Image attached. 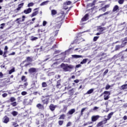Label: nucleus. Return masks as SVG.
<instances>
[{"mask_svg": "<svg viewBox=\"0 0 127 127\" xmlns=\"http://www.w3.org/2000/svg\"><path fill=\"white\" fill-rule=\"evenodd\" d=\"M42 86L43 88H45V87L47 86V84L46 83V82H44L42 83Z\"/></svg>", "mask_w": 127, "mask_h": 127, "instance_id": "47", "label": "nucleus"}, {"mask_svg": "<svg viewBox=\"0 0 127 127\" xmlns=\"http://www.w3.org/2000/svg\"><path fill=\"white\" fill-rule=\"evenodd\" d=\"M106 57H107V56H105L104 57H101L98 60V61H99V62H104V59H105Z\"/></svg>", "mask_w": 127, "mask_h": 127, "instance_id": "37", "label": "nucleus"}, {"mask_svg": "<svg viewBox=\"0 0 127 127\" xmlns=\"http://www.w3.org/2000/svg\"><path fill=\"white\" fill-rule=\"evenodd\" d=\"M37 39H38V37H34L31 39L32 41H34V40H36Z\"/></svg>", "mask_w": 127, "mask_h": 127, "instance_id": "63", "label": "nucleus"}, {"mask_svg": "<svg viewBox=\"0 0 127 127\" xmlns=\"http://www.w3.org/2000/svg\"><path fill=\"white\" fill-rule=\"evenodd\" d=\"M23 86H24V88H26V87L28 86V82H25L23 85H21V84L19 85L18 87V89H20L21 87H23Z\"/></svg>", "mask_w": 127, "mask_h": 127, "instance_id": "19", "label": "nucleus"}, {"mask_svg": "<svg viewBox=\"0 0 127 127\" xmlns=\"http://www.w3.org/2000/svg\"><path fill=\"white\" fill-rule=\"evenodd\" d=\"M101 10L103 11V12H105V11L107 10V9L104 6H103L101 8Z\"/></svg>", "mask_w": 127, "mask_h": 127, "instance_id": "61", "label": "nucleus"}, {"mask_svg": "<svg viewBox=\"0 0 127 127\" xmlns=\"http://www.w3.org/2000/svg\"><path fill=\"white\" fill-rule=\"evenodd\" d=\"M121 48H123L121 45H117L115 46V51H118L121 49Z\"/></svg>", "mask_w": 127, "mask_h": 127, "instance_id": "21", "label": "nucleus"}, {"mask_svg": "<svg viewBox=\"0 0 127 127\" xmlns=\"http://www.w3.org/2000/svg\"><path fill=\"white\" fill-rule=\"evenodd\" d=\"M125 2V0H118V3L119 4H123Z\"/></svg>", "mask_w": 127, "mask_h": 127, "instance_id": "46", "label": "nucleus"}, {"mask_svg": "<svg viewBox=\"0 0 127 127\" xmlns=\"http://www.w3.org/2000/svg\"><path fill=\"white\" fill-rule=\"evenodd\" d=\"M7 53H6V52H3V57L4 58H6V57H7V56H6V54H7Z\"/></svg>", "mask_w": 127, "mask_h": 127, "instance_id": "58", "label": "nucleus"}, {"mask_svg": "<svg viewBox=\"0 0 127 127\" xmlns=\"http://www.w3.org/2000/svg\"><path fill=\"white\" fill-rule=\"evenodd\" d=\"M32 11V9L31 8H28L27 9H26L24 10L23 13H25V14H29V13H30Z\"/></svg>", "mask_w": 127, "mask_h": 127, "instance_id": "8", "label": "nucleus"}, {"mask_svg": "<svg viewBox=\"0 0 127 127\" xmlns=\"http://www.w3.org/2000/svg\"><path fill=\"white\" fill-rule=\"evenodd\" d=\"M86 109H87V108H84L81 109L80 113L81 116H83V113H84V111L86 110Z\"/></svg>", "mask_w": 127, "mask_h": 127, "instance_id": "50", "label": "nucleus"}, {"mask_svg": "<svg viewBox=\"0 0 127 127\" xmlns=\"http://www.w3.org/2000/svg\"><path fill=\"white\" fill-rule=\"evenodd\" d=\"M71 125H72V123L70 122H68L67 123V124H66V127H70L71 126Z\"/></svg>", "mask_w": 127, "mask_h": 127, "instance_id": "60", "label": "nucleus"}, {"mask_svg": "<svg viewBox=\"0 0 127 127\" xmlns=\"http://www.w3.org/2000/svg\"><path fill=\"white\" fill-rule=\"evenodd\" d=\"M118 58H119V54L115 55L113 57V59H118Z\"/></svg>", "mask_w": 127, "mask_h": 127, "instance_id": "51", "label": "nucleus"}, {"mask_svg": "<svg viewBox=\"0 0 127 127\" xmlns=\"http://www.w3.org/2000/svg\"><path fill=\"white\" fill-rule=\"evenodd\" d=\"M89 19V14H86L81 19V21H87Z\"/></svg>", "mask_w": 127, "mask_h": 127, "instance_id": "10", "label": "nucleus"}, {"mask_svg": "<svg viewBox=\"0 0 127 127\" xmlns=\"http://www.w3.org/2000/svg\"><path fill=\"white\" fill-rule=\"evenodd\" d=\"M33 5H34V3L30 2L28 4L27 6L28 7H30L31 6H33Z\"/></svg>", "mask_w": 127, "mask_h": 127, "instance_id": "45", "label": "nucleus"}, {"mask_svg": "<svg viewBox=\"0 0 127 127\" xmlns=\"http://www.w3.org/2000/svg\"><path fill=\"white\" fill-rule=\"evenodd\" d=\"M9 122V118H8L6 116H5L3 118L2 123H3L4 124H7Z\"/></svg>", "mask_w": 127, "mask_h": 127, "instance_id": "6", "label": "nucleus"}, {"mask_svg": "<svg viewBox=\"0 0 127 127\" xmlns=\"http://www.w3.org/2000/svg\"><path fill=\"white\" fill-rule=\"evenodd\" d=\"M60 86H61V79L57 81L56 84L57 88H59Z\"/></svg>", "mask_w": 127, "mask_h": 127, "instance_id": "23", "label": "nucleus"}, {"mask_svg": "<svg viewBox=\"0 0 127 127\" xmlns=\"http://www.w3.org/2000/svg\"><path fill=\"white\" fill-rule=\"evenodd\" d=\"M15 69L14 67H13V68H12L11 70L9 71V74L10 75L12 73H13V72H15Z\"/></svg>", "mask_w": 127, "mask_h": 127, "instance_id": "38", "label": "nucleus"}, {"mask_svg": "<svg viewBox=\"0 0 127 127\" xmlns=\"http://www.w3.org/2000/svg\"><path fill=\"white\" fill-rule=\"evenodd\" d=\"M21 81H23V82H26L27 81V78L24 75L22 76L21 78Z\"/></svg>", "mask_w": 127, "mask_h": 127, "instance_id": "30", "label": "nucleus"}, {"mask_svg": "<svg viewBox=\"0 0 127 127\" xmlns=\"http://www.w3.org/2000/svg\"><path fill=\"white\" fill-rule=\"evenodd\" d=\"M104 94L106 95L107 96H110L111 95V92H110V91H105L101 94V95L103 96Z\"/></svg>", "mask_w": 127, "mask_h": 127, "instance_id": "26", "label": "nucleus"}, {"mask_svg": "<svg viewBox=\"0 0 127 127\" xmlns=\"http://www.w3.org/2000/svg\"><path fill=\"white\" fill-rule=\"evenodd\" d=\"M87 61H88V59H84L80 62V64H85V63H87Z\"/></svg>", "mask_w": 127, "mask_h": 127, "instance_id": "33", "label": "nucleus"}, {"mask_svg": "<svg viewBox=\"0 0 127 127\" xmlns=\"http://www.w3.org/2000/svg\"><path fill=\"white\" fill-rule=\"evenodd\" d=\"M12 126L14 127H19V125L16 122H13Z\"/></svg>", "mask_w": 127, "mask_h": 127, "instance_id": "49", "label": "nucleus"}, {"mask_svg": "<svg viewBox=\"0 0 127 127\" xmlns=\"http://www.w3.org/2000/svg\"><path fill=\"white\" fill-rule=\"evenodd\" d=\"M8 49V47H7V46H5L4 49V52H6L7 53V50Z\"/></svg>", "mask_w": 127, "mask_h": 127, "instance_id": "59", "label": "nucleus"}, {"mask_svg": "<svg viewBox=\"0 0 127 127\" xmlns=\"http://www.w3.org/2000/svg\"><path fill=\"white\" fill-rule=\"evenodd\" d=\"M75 75H72V76H71V77H69V78H68V81H71V80H72V79H75Z\"/></svg>", "mask_w": 127, "mask_h": 127, "instance_id": "54", "label": "nucleus"}, {"mask_svg": "<svg viewBox=\"0 0 127 127\" xmlns=\"http://www.w3.org/2000/svg\"><path fill=\"white\" fill-rule=\"evenodd\" d=\"M119 55V59L120 60H121V61H123V60H124V59H125V56H124V54H123V53H120L119 54H118Z\"/></svg>", "mask_w": 127, "mask_h": 127, "instance_id": "14", "label": "nucleus"}, {"mask_svg": "<svg viewBox=\"0 0 127 127\" xmlns=\"http://www.w3.org/2000/svg\"><path fill=\"white\" fill-rule=\"evenodd\" d=\"M46 24H47V22H46V21H43V26H45V25H46Z\"/></svg>", "mask_w": 127, "mask_h": 127, "instance_id": "64", "label": "nucleus"}, {"mask_svg": "<svg viewBox=\"0 0 127 127\" xmlns=\"http://www.w3.org/2000/svg\"><path fill=\"white\" fill-rule=\"evenodd\" d=\"M127 89V84L121 86V90H126Z\"/></svg>", "mask_w": 127, "mask_h": 127, "instance_id": "31", "label": "nucleus"}, {"mask_svg": "<svg viewBox=\"0 0 127 127\" xmlns=\"http://www.w3.org/2000/svg\"><path fill=\"white\" fill-rule=\"evenodd\" d=\"M35 78H36V80L33 81V84L34 85V86H35V83H37V76H36Z\"/></svg>", "mask_w": 127, "mask_h": 127, "instance_id": "57", "label": "nucleus"}, {"mask_svg": "<svg viewBox=\"0 0 127 127\" xmlns=\"http://www.w3.org/2000/svg\"><path fill=\"white\" fill-rule=\"evenodd\" d=\"M72 3V2L71 1H66L65 2H64V4L65 5H70Z\"/></svg>", "mask_w": 127, "mask_h": 127, "instance_id": "44", "label": "nucleus"}, {"mask_svg": "<svg viewBox=\"0 0 127 127\" xmlns=\"http://www.w3.org/2000/svg\"><path fill=\"white\" fill-rule=\"evenodd\" d=\"M28 72L30 74H33V73H36V68L34 67L30 68L28 69Z\"/></svg>", "mask_w": 127, "mask_h": 127, "instance_id": "9", "label": "nucleus"}, {"mask_svg": "<svg viewBox=\"0 0 127 127\" xmlns=\"http://www.w3.org/2000/svg\"><path fill=\"white\" fill-rule=\"evenodd\" d=\"M99 36H95L94 37L93 41H94V42H96V41H97V40H98L99 38Z\"/></svg>", "mask_w": 127, "mask_h": 127, "instance_id": "42", "label": "nucleus"}, {"mask_svg": "<svg viewBox=\"0 0 127 127\" xmlns=\"http://www.w3.org/2000/svg\"><path fill=\"white\" fill-rule=\"evenodd\" d=\"M113 115H114V112H111L110 113H109L108 116H107V120L109 121V120H111V118H112V117H113Z\"/></svg>", "mask_w": 127, "mask_h": 127, "instance_id": "22", "label": "nucleus"}, {"mask_svg": "<svg viewBox=\"0 0 127 127\" xmlns=\"http://www.w3.org/2000/svg\"><path fill=\"white\" fill-rule=\"evenodd\" d=\"M58 124L60 126H62L63 125V124H64V121L60 120L58 121Z\"/></svg>", "mask_w": 127, "mask_h": 127, "instance_id": "43", "label": "nucleus"}, {"mask_svg": "<svg viewBox=\"0 0 127 127\" xmlns=\"http://www.w3.org/2000/svg\"><path fill=\"white\" fill-rule=\"evenodd\" d=\"M108 119L107 118L104 119V120L102 121H101V122H102V125H106V124H107V122H108Z\"/></svg>", "mask_w": 127, "mask_h": 127, "instance_id": "39", "label": "nucleus"}, {"mask_svg": "<svg viewBox=\"0 0 127 127\" xmlns=\"http://www.w3.org/2000/svg\"><path fill=\"white\" fill-rule=\"evenodd\" d=\"M72 57L73 58H82L83 57L82 56H80V55H72Z\"/></svg>", "mask_w": 127, "mask_h": 127, "instance_id": "32", "label": "nucleus"}, {"mask_svg": "<svg viewBox=\"0 0 127 127\" xmlns=\"http://www.w3.org/2000/svg\"><path fill=\"white\" fill-rule=\"evenodd\" d=\"M65 16H64V15H62L59 17H58L56 19V27L57 28H61V26L62 25V23H63V20H64V18Z\"/></svg>", "mask_w": 127, "mask_h": 127, "instance_id": "2", "label": "nucleus"}, {"mask_svg": "<svg viewBox=\"0 0 127 127\" xmlns=\"http://www.w3.org/2000/svg\"><path fill=\"white\" fill-rule=\"evenodd\" d=\"M69 95H70V96H72V95L74 94V89H72L70 90L69 91Z\"/></svg>", "mask_w": 127, "mask_h": 127, "instance_id": "41", "label": "nucleus"}, {"mask_svg": "<svg viewBox=\"0 0 127 127\" xmlns=\"http://www.w3.org/2000/svg\"><path fill=\"white\" fill-rule=\"evenodd\" d=\"M51 14L53 16L54 15H55L56 14H57V11L55 9H53L51 10Z\"/></svg>", "mask_w": 127, "mask_h": 127, "instance_id": "27", "label": "nucleus"}, {"mask_svg": "<svg viewBox=\"0 0 127 127\" xmlns=\"http://www.w3.org/2000/svg\"><path fill=\"white\" fill-rule=\"evenodd\" d=\"M65 118H66V115L65 114H62L60 116L59 120H65Z\"/></svg>", "mask_w": 127, "mask_h": 127, "instance_id": "28", "label": "nucleus"}, {"mask_svg": "<svg viewBox=\"0 0 127 127\" xmlns=\"http://www.w3.org/2000/svg\"><path fill=\"white\" fill-rule=\"evenodd\" d=\"M107 29L106 27H102V26H99L97 27V30H99V32H103V31H105Z\"/></svg>", "mask_w": 127, "mask_h": 127, "instance_id": "7", "label": "nucleus"}, {"mask_svg": "<svg viewBox=\"0 0 127 127\" xmlns=\"http://www.w3.org/2000/svg\"><path fill=\"white\" fill-rule=\"evenodd\" d=\"M49 1L47 0V1H44L43 2H42L41 4H40V5H45V4H46V3H48V2Z\"/></svg>", "mask_w": 127, "mask_h": 127, "instance_id": "48", "label": "nucleus"}, {"mask_svg": "<svg viewBox=\"0 0 127 127\" xmlns=\"http://www.w3.org/2000/svg\"><path fill=\"white\" fill-rule=\"evenodd\" d=\"M104 99L105 101H107V100H109V98H110V96L107 95H104Z\"/></svg>", "mask_w": 127, "mask_h": 127, "instance_id": "40", "label": "nucleus"}, {"mask_svg": "<svg viewBox=\"0 0 127 127\" xmlns=\"http://www.w3.org/2000/svg\"><path fill=\"white\" fill-rule=\"evenodd\" d=\"M102 126H103V123H102V121H101L100 122L98 123L97 127H102Z\"/></svg>", "mask_w": 127, "mask_h": 127, "instance_id": "52", "label": "nucleus"}, {"mask_svg": "<svg viewBox=\"0 0 127 127\" xmlns=\"http://www.w3.org/2000/svg\"><path fill=\"white\" fill-rule=\"evenodd\" d=\"M42 102L44 105H48L49 103V98H45L42 100Z\"/></svg>", "mask_w": 127, "mask_h": 127, "instance_id": "12", "label": "nucleus"}, {"mask_svg": "<svg viewBox=\"0 0 127 127\" xmlns=\"http://www.w3.org/2000/svg\"><path fill=\"white\" fill-rule=\"evenodd\" d=\"M29 21H30V20H28L26 22H24L23 24H25V25L26 26H28V25H31V24H33V23H34V22H29Z\"/></svg>", "mask_w": 127, "mask_h": 127, "instance_id": "16", "label": "nucleus"}, {"mask_svg": "<svg viewBox=\"0 0 127 127\" xmlns=\"http://www.w3.org/2000/svg\"><path fill=\"white\" fill-rule=\"evenodd\" d=\"M96 2H97V0H94L92 3H90L89 4V5L92 7L94 6V5H95V4H96Z\"/></svg>", "mask_w": 127, "mask_h": 127, "instance_id": "25", "label": "nucleus"}, {"mask_svg": "<svg viewBox=\"0 0 127 127\" xmlns=\"http://www.w3.org/2000/svg\"><path fill=\"white\" fill-rule=\"evenodd\" d=\"M38 10L34 11L31 15L30 16L31 17H34V16H36L38 14Z\"/></svg>", "mask_w": 127, "mask_h": 127, "instance_id": "20", "label": "nucleus"}, {"mask_svg": "<svg viewBox=\"0 0 127 127\" xmlns=\"http://www.w3.org/2000/svg\"><path fill=\"white\" fill-rule=\"evenodd\" d=\"M25 61H26L27 62H30L32 61V59H31V58H30V57H27Z\"/></svg>", "mask_w": 127, "mask_h": 127, "instance_id": "35", "label": "nucleus"}, {"mask_svg": "<svg viewBox=\"0 0 127 127\" xmlns=\"http://www.w3.org/2000/svg\"><path fill=\"white\" fill-rule=\"evenodd\" d=\"M118 10H120V7L118 5H115L112 10L113 12H117Z\"/></svg>", "mask_w": 127, "mask_h": 127, "instance_id": "11", "label": "nucleus"}, {"mask_svg": "<svg viewBox=\"0 0 127 127\" xmlns=\"http://www.w3.org/2000/svg\"><path fill=\"white\" fill-rule=\"evenodd\" d=\"M22 96H25V95H27V92L26 91H22L21 92Z\"/></svg>", "mask_w": 127, "mask_h": 127, "instance_id": "55", "label": "nucleus"}, {"mask_svg": "<svg viewBox=\"0 0 127 127\" xmlns=\"http://www.w3.org/2000/svg\"><path fill=\"white\" fill-rule=\"evenodd\" d=\"M110 88H111V85L107 84L106 86L105 87V90H109Z\"/></svg>", "mask_w": 127, "mask_h": 127, "instance_id": "53", "label": "nucleus"}, {"mask_svg": "<svg viewBox=\"0 0 127 127\" xmlns=\"http://www.w3.org/2000/svg\"><path fill=\"white\" fill-rule=\"evenodd\" d=\"M1 26L0 27V29H3V26L5 25V23H2L0 24Z\"/></svg>", "mask_w": 127, "mask_h": 127, "instance_id": "56", "label": "nucleus"}, {"mask_svg": "<svg viewBox=\"0 0 127 127\" xmlns=\"http://www.w3.org/2000/svg\"><path fill=\"white\" fill-rule=\"evenodd\" d=\"M10 102H11V103H13V102H15V101H16V99H15V98L13 97H11L10 99Z\"/></svg>", "mask_w": 127, "mask_h": 127, "instance_id": "34", "label": "nucleus"}, {"mask_svg": "<svg viewBox=\"0 0 127 127\" xmlns=\"http://www.w3.org/2000/svg\"><path fill=\"white\" fill-rule=\"evenodd\" d=\"M36 107L38 109H40V110H44V106L40 103H38L36 105Z\"/></svg>", "mask_w": 127, "mask_h": 127, "instance_id": "15", "label": "nucleus"}, {"mask_svg": "<svg viewBox=\"0 0 127 127\" xmlns=\"http://www.w3.org/2000/svg\"><path fill=\"white\" fill-rule=\"evenodd\" d=\"M24 105L29 106L32 104V100L31 99H25L24 101Z\"/></svg>", "mask_w": 127, "mask_h": 127, "instance_id": "5", "label": "nucleus"}, {"mask_svg": "<svg viewBox=\"0 0 127 127\" xmlns=\"http://www.w3.org/2000/svg\"><path fill=\"white\" fill-rule=\"evenodd\" d=\"M61 68L63 69L64 72H71L74 69V65L62 63L61 64Z\"/></svg>", "mask_w": 127, "mask_h": 127, "instance_id": "1", "label": "nucleus"}, {"mask_svg": "<svg viewBox=\"0 0 127 127\" xmlns=\"http://www.w3.org/2000/svg\"><path fill=\"white\" fill-rule=\"evenodd\" d=\"M11 114L13 117H16V116L18 115V112H17V111H13Z\"/></svg>", "mask_w": 127, "mask_h": 127, "instance_id": "24", "label": "nucleus"}, {"mask_svg": "<svg viewBox=\"0 0 127 127\" xmlns=\"http://www.w3.org/2000/svg\"><path fill=\"white\" fill-rule=\"evenodd\" d=\"M10 105L12 106V107H16V106H17V102L14 101L13 103H11Z\"/></svg>", "mask_w": 127, "mask_h": 127, "instance_id": "36", "label": "nucleus"}, {"mask_svg": "<svg viewBox=\"0 0 127 127\" xmlns=\"http://www.w3.org/2000/svg\"><path fill=\"white\" fill-rule=\"evenodd\" d=\"M25 16L23 15L22 16V19L21 18H17L15 21H17V24H20L21 22H24V21H25Z\"/></svg>", "mask_w": 127, "mask_h": 127, "instance_id": "3", "label": "nucleus"}, {"mask_svg": "<svg viewBox=\"0 0 127 127\" xmlns=\"http://www.w3.org/2000/svg\"><path fill=\"white\" fill-rule=\"evenodd\" d=\"M93 92H94V89L91 88L88 91H87V92L86 93V95L92 94V93H93Z\"/></svg>", "mask_w": 127, "mask_h": 127, "instance_id": "29", "label": "nucleus"}, {"mask_svg": "<svg viewBox=\"0 0 127 127\" xmlns=\"http://www.w3.org/2000/svg\"><path fill=\"white\" fill-rule=\"evenodd\" d=\"M50 110H51L52 112L55 111V109L57 108V105H54L53 104H51L49 106Z\"/></svg>", "mask_w": 127, "mask_h": 127, "instance_id": "13", "label": "nucleus"}, {"mask_svg": "<svg viewBox=\"0 0 127 127\" xmlns=\"http://www.w3.org/2000/svg\"><path fill=\"white\" fill-rule=\"evenodd\" d=\"M108 72H109V69H106V70L105 71L104 73H103V76H105V75H106V74H107Z\"/></svg>", "mask_w": 127, "mask_h": 127, "instance_id": "62", "label": "nucleus"}, {"mask_svg": "<svg viewBox=\"0 0 127 127\" xmlns=\"http://www.w3.org/2000/svg\"><path fill=\"white\" fill-rule=\"evenodd\" d=\"M99 119H100V116L99 115L93 116L91 117V122H92V123L97 122V121H98Z\"/></svg>", "mask_w": 127, "mask_h": 127, "instance_id": "4", "label": "nucleus"}, {"mask_svg": "<svg viewBox=\"0 0 127 127\" xmlns=\"http://www.w3.org/2000/svg\"><path fill=\"white\" fill-rule=\"evenodd\" d=\"M76 112V110H75V109H71L70 110H69L67 114V115H73V114H74V113H75Z\"/></svg>", "mask_w": 127, "mask_h": 127, "instance_id": "17", "label": "nucleus"}, {"mask_svg": "<svg viewBox=\"0 0 127 127\" xmlns=\"http://www.w3.org/2000/svg\"><path fill=\"white\" fill-rule=\"evenodd\" d=\"M24 5V3L22 2L19 4L18 6V7L16 8V10H20L21 8H22V7Z\"/></svg>", "mask_w": 127, "mask_h": 127, "instance_id": "18", "label": "nucleus"}]
</instances>
